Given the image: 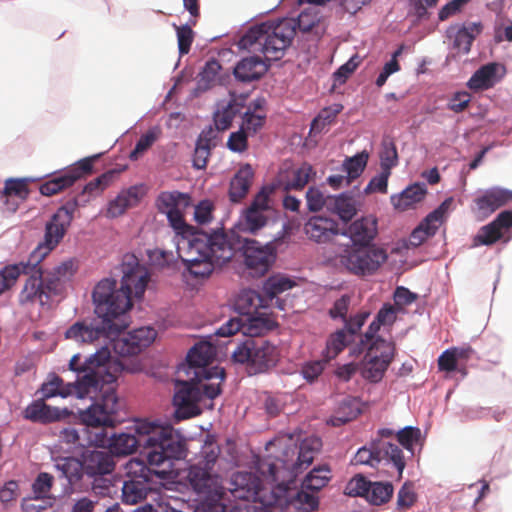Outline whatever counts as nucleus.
Listing matches in <instances>:
<instances>
[{
    "label": "nucleus",
    "mask_w": 512,
    "mask_h": 512,
    "mask_svg": "<svg viewBox=\"0 0 512 512\" xmlns=\"http://www.w3.org/2000/svg\"><path fill=\"white\" fill-rule=\"evenodd\" d=\"M188 196L178 191L162 192L157 198V207L167 215L176 234L188 240L187 257L182 261L188 273L196 279L209 277L216 266H222L234 256L235 246L225 232L212 234L196 232L188 225L178 206Z\"/></svg>",
    "instance_id": "nucleus-1"
},
{
    "label": "nucleus",
    "mask_w": 512,
    "mask_h": 512,
    "mask_svg": "<svg viewBox=\"0 0 512 512\" xmlns=\"http://www.w3.org/2000/svg\"><path fill=\"white\" fill-rule=\"evenodd\" d=\"M135 434L119 433L107 436L104 447L117 456L130 455L137 447L147 449L146 459L150 466L161 467L171 460L186 456L185 443L172 426L156 425L148 421H137Z\"/></svg>",
    "instance_id": "nucleus-2"
},
{
    "label": "nucleus",
    "mask_w": 512,
    "mask_h": 512,
    "mask_svg": "<svg viewBox=\"0 0 512 512\" xmlns=\"http://www.w3.org/2000/svg\"><path fill=\"white\" fill-rule=\"evenodd\" d=\"M132 262L123 264L121 286L117 288L114 279H102L95 286L92 298L96 315L108 323L127 322L125 314L132 307V295L142 298L150 275L139 265L137 259L130 257Z\"/></svg>",
    "instance_id": "nucleus-3"
},
{
    "label": "nucleus",
    "mask_w": 512,
    "mask_h": 512,
    "mask_svg": "<svg viewBox=\"0 0 512 512\" xmlns=\"http://www.w3.org/2000/svg\"><path fill=\"white\" fill-rule=\"evenodd\" d=\"M118 397L113 390H107L89 407L79 411L81 424L79 427H67L60 432L61 444H65L66 452L76 453L81 449L95 446L104 447L107 433L104 427H114L118 420Z\"/></svg>",
    "instance_id": "nucleus-4"
},
{
    "label": "nucleus",
    "mask_w": 512,
    "mask_h": 512,
    "mask_svg": "<svg viewBox=\"0 0 512 512\" xmlns=\"http://www.w3.org/2000/svg\"><path fill=\"white\" fill-rule=\"evenodd\" d=\"M295 35V20L284 18L251 27L240 39L245 49L263 53L269 61H277L284 55Z\"/></svg>",
    "instance_id": "nucleus-5"
},
{
    "label": "nucleus",
    "mask_w": 512,
    "mask_h": 512,
    "mask_svg": "<svg viewBox=\"0 0 512 512\" xmlns=\"http://www.w3.org/2000/svg\"><path fill=\"white\" fill-rule=\"evenodd\" d=\"M73 371L85 373L83 376H91L94 380L95 393H92L93 400L99 399L107 390H114L110 386L116 381L118 375L125 370V364L118 359H112L108 347H101L94 354L81 362V355H74L69 362Z\"/></svg>",
    "instance_id": "nucleus-6"
},
{
    "label": "nucleus",
    "mask_w": 512,
    "mask_h": 512,
    "mask_svg": "<svg viewBox=\"0 0 512 512\" xmlns=\"http://www.w3.org/2000/svg\"><path fill=\"white\" fill-rule=\"evenodd\" d=\"M216 355V348L209 342H199L195 344L187 354V365H183L179 371L183 370L194 379L207 381L205 391L207 395L214 399L221 393V385L225 380V370L215 366L208 368Z\"/></svg>",
    "instance_id": "nucleus-7"
},
{
    "label": "nucleus",
    "mask_w": 512,
    "mask_h": 512,
    "mask_svg": "<svg viewBox=\"0 0 512 512\" xmlns=\"http://www.w3.org/2000/svg\"><path fill=\"white\" fill-rule=\"evenodd\" d=\"M171 461L166 462L167 467L159 469L156 466H147L144 461L131 459L126 465L128 479L122 487V501L134 505L143 501L152 491L153 476L167 479L171 473Z\"/></svg>",
    "instance_id": "nucleus-8"
},
{
    "label": "nucleus",
    "mask_w": 512,
    "mask_h": 512,
    "mask_svg": "<svg viewBox=\"0 0 512 512\" xmlns=\"http://www.w3.org/2000/svg\"><path fill=\"white\" fill-rule=\"evenodd\" d=\"M228 493L235 499L246 502H259L263 506H282L287 503V499L279 493L285 494L287 487L276 485L272 488L269 495L265 494V489L261 485V480L252 472H236L232 475Z\"/></svg>",
    "instance_id": "nucleus-9"
},
{
    "label": "nucleus",
    "mask_w": 512,
    "mask_h": 512,
    "mask_svg": "<svg viewBox=\"0 0 512 512\" xmlns=\"http://www.w3.org/2000/svg\"><path fill=\"white\" fill-rule=\"evenodd\" d=\"M187 481L193 491L208 503L206 512H226V489L221 477L200 464H193L188 469Z\"/></svg>",
    "instance_id": "nucleus-10"
},
{
    "label": "nucleus",
    "mask_w": 512,
    "mask_h": 512,
    "mask_svg": "<svg viewBox=\"0 0 512 512\" xmlns=\"http://www.w3.org/2000/svg\"><path fill=\"white\" fill-rule=\"evenodd\" d=\"M277 348L263 338L248 337L232 352L234 362L248 364L254 373H261L276 365Z\"/></svg>",
    "instance_id": "nucleus-11"
},
{
    "label": "nucleus",
    "mask_w": 512,
    "mask_h": 512,
    "mask_svg": "<svg viewBox=\"0 0 512 512\" xmlns=\"http://www.w3.org/2000/svg\"><path fill=\"white\" fill-rule=\"evenodd\" d=\"M387 259L388 254L386 250L376 245L362 248H346L338 256L340 265L349 273L358 277L376 274Z\"/></svg>",
    "instance_id": "nucleus-12"
},
{
    "label": "nucleus",
    "mask_w": 512,
    "mask_h": 512,
    "mask_svg": "<svg viewBox=\"0 0 512 512\" xmlns=\"http://www.w3.org/2000/svg\"><path fill=\"white\" fill-rule=\"evenodd\" d=\"M207 381L194 379V375L188 380H176V392L173 397L175 417L178 420L188 419L201 414L199 403L204 399L212 400L205 391Z\"/></svg>",
    "instance_id": "nucleus-13"
},
{
    "label": "nucleus",
    "mask_w": 512,
    "mask_h": 512,
    "mask_svg": "<svg viewBox=\"0 0 512 512\" xmlns=\"http://www.w3.org/2000/svg\"><path fill=\"white\" fill-rule=\"evenodd\" d=\"M234 305L241 315L249 316L248 330H255V335L271 329V320L265 313L259 312L261 308L268 306L264 295L253 289H244L238 294Z\"/></svg>",
    "instance_id": "nucleus-14"
},
{
    "label": "nucleus",
    "mask_w": 512,
    "mask_h": 512,
    "mask_svg": "<svg viewBox=\"0 0 512 512\" xmlns=\"http://www.w3.org/2000/svg\"><path fill=\"white\" fill-rule=\"evenodd\" d=\"M228 239L235 246L234 253L238 249H243L245 265L253 276L266 274L275 261V249L271 244L261 245L258 241L251 239L234 240L229 235Z\"/></svg>",
    "instance_id": "nucleus-15"
},
{
    "label": "nucleus",
    "mask_w": 512,
    "mask_h": 512,
    "mask_svg": "<svg viewBox=\"0 0 512 512\" xmlns=\"http://www.w3.org/2000/svg\"><path fill=\"white\" fill-rule=\"evenodd\" d=\"M77 208L78 201L76 198L67 201L56 211L51 220L46 224L45 243L43 245H39L33 251L39 253L41 260H43L44 257L62 240L67 228L73 220L74 213Z\"/></svg>",
    "instance_id": "nucleus-16"
},
{
    "label": "nucleus",
    "mask_w": 512,
    "mask_h": 512,
    "mask_svg": "<svg viewBox=\"0 0 512 512\" xmlns=\"http://www.w3.org/2000/svg\"><path fill=\"white\" fill-rule=\"evenodd\" d=\"M382 460L390 461L396 467L399 475L405 468V460L402 450L398 445L384 439H377L371 443V447H362L355 454L352 462L354 464H365L375 466Z\"/></svg>",
    "instance_id": "nucleus-17"
},
{
    "label": "nucleus",
    "mask_w": 512,
    "mask_h": 512,
    "mask_svg": "<svg viewBox=\"0 0 512 512\" xmlns=\"http://www.w3.org/2000/svg\"><path fill=\"white\" fill-rule=\"evenodd\" d=\"M94 383L91 376H82L76 383L65 384L59 376L53 374L47 382L42 384L41 392L44 399L55 396L65 398L70 395H76L78 398L89 397L93 399L92 393H95Z\"/></svg>",
    "instance_id": "nucleus-18"
},
{
    "label": "nucleus",
    "mask_w": 512,
    "mask_h": 512,
    "mask_svg": "<svg viewBox=\"0 0 512 512\" xmlns=\"http://www.w3.org/2000/svg\"><path fill=\"white\" fill-rule=\"evenodd\" d=\"M127 327V322L108 323L103 319H101L100 325L76 322L66 330L65 338L74 340L78 343H92L101 336L114 338Z\"/></svg>",
    "instance_id": "nucleus-19"
},
{
    "label": "nucleus",
    "mask_w": 512,
    "mask_h": 512,
    "mask_svg": "<svg viewBox=\"0 0 512 512\" xmlns=\"http://www.w3.org/2000/svg\"><path fill=\"white\" fill-rule=\"evenodd\" d=\"M96 157H87L71 166L65 172L53 176L40 186V193L44 196H53L71 187L77 180L90 174Z\"/></svg>",
    "instance_id": "nucleus-20"
},
{
    "label": "nucleus",
    "mask_w": 512,
    "mask_h": 512,
    "mask_svg": "<svg viewBox=\"0 0 512 512\" xmlns=\"http://www.w3.org/2000/svg\"><path fill=\"white\" fill-rule=\"evenodd\" d=\"M510 228H512V211H502L492 222L479 229L473 239L474 246H490L500 240L507 243L512 237Z\"/></svg>",
    "instance_id": "nucleus-21"
},
{
    "label": "nucleus",
    "mask_w": 512,
    "mask_h": 512,
    "mask_svg": "<svg viewBox=\"0 0 512 512\" xmlns=\"http://www.w3.org/2000/svg\"><path fill=\"white\" fill-rule=\"evenodd\" d=\"M475 212L481 217H488L497 209L512 202V190L492 187L474 199Z\"/></svg>",
    "instance_id": "nucleus-22"
},
{
    "label": "nucleus",
    "mask_w": 512,
    "mask_h": 512,
    "mask_svg": "<svg viewBox=\"0 0 512 512\" xmlns=\"http://www.w3.org/2000/svg\"><path fill=\"white\" fill-rule=\"evenodd\" d=\"M304 233L311 241L326 243L339 234L338 223L329 217L312 216L304 224Z\"/></svg>",
    "instance_id": "nucleus-23"
},
{
    "label": "nucleus",
    "mask_w": 512,
    "mask_h": 512,
    "mask_svg": "<svg viewBox=\"0 0 512 512\" xmlns=\"http://www.w3.org/2000/svg\"><path fill=\"white\" fill-rule=\"evenodd\" d=\"M42 260L37 261V265L28 274L23 289L19 294L21 304L38 302L41 305L48 303V296L43 290V269L40 266Z\"/></svg>",
    "instance_id": "nucleus-24"
},
{
    "label": "nucleus",
    "mask_w": 512,
    "mask_h": 512,
    "mask_svg": "<svg viewBox=\"0 0 512 512\" xmlns=\"http://www.w3.org/2000/svg\"><path fill=\"white\" fill-rule=\"evenodd\" d=\"M353 243L350 248L368 247L377 235V220L374 217H363L351 223L343 233Z\"/></svg>",
    "instance_id": "nucleus-25"
},
{
    "label": "nucleus",
    "mask_w": 512,
    "mask_h": 512,
    "mask_svg": "<svg viewBox=\"0 0 512 512\" xmlns=\"http://www.w3.org/2000/svg\"><path fill=\"white\" fill-rule=\"evenodd\" d=\"M144 195L142 186H131L123 189L114 199L108 203L106 216L117 218L128 209L136 207Z\"/></svg>",
    "instance_id": "nucleus-26"
},
{
    "label": "nucleus",
    "mask_w": 512,
    "mask_h": 512,
    "mask_svg": "<svg viewBox=\"0 0 512 512\" xmlns=\"http://www.w3.org/2000/svg\"><path fill=\"white\" fill-rule=\"evenodd\" d=\"M84 473L90 477L110 474L115 468L113 456L106 451H87L82 455Z\"/></svg>",
    "instance_id": "nucleus-27"
},
{
    "label": "nucleus",
    "mask_w": 512,
    "mask_h": 512,
    "mask_svg": "<svg viewBox=\"0 0 512 512\" xmlns=\"http://www.w3.org/2000/svg\"><path fill=\"white\" fill-rule=\"evenodd\" d=\"M41 260L38 252H32L27 262L7 265L0 270V295L9 290L17 281L20 274H29Z\"/></svg>",
    "instance_id": "nucleus-28"
},
{
    "label": "nucleus",
    "mask_w": 512,
    "mask_h": 512,
    "mask_svg": "<svg viewBox=\"0 0 512 512\" xmlns=\"http://www.w3.org/2000/svg\"><path fill=\"white\" fill-rule=\"evenodd\" d=\"M244 99L232 96L229 101L218 103L213 113V121L217 131H225L232 125L234 118L244 108Z\"/></svg>",
    "instance_id": "nucleus-29"
},
{
    "label": "nucleus",
    "mask_w": 512,
    "mask_h": 512,
    "mask_svg": "<svg viewBox=\"0 0 512 512\" xmlns=\"http://www.w3.org/2000/svg\"><path fill=\"white\" fill-rule=\"evenodd\" d=\"M254 180V170L250 164L242 165L230 180L228 196L230 201L238 203L243 200Z\"/></svg>",
    "instance_id": "nucleus-30"
},
{
    "label": "nucleus",
    "mask_w": 512,
    "mask_h": 512,
    "mask_svg": "<svg viewBox=\"0 0 512 512\" xmlns=\"http://www.w3.org/2000/svg\"><path fill=\"white\" fill-rule=\"evenodd\" d=\"M268 69L266 63L257 56L242 59L234 68L235 77L242 82H251L263 76Z\"/></svg>",
    "instance_id": "nucleus-31"
},
{
    "label": "nucleus",
    "mask_w": 512,
    "mask_h": 512,
    "mask_svg": "<svg viewBox=\"0 0 512 512\" xmlns=\"http://www.w3.org/2000/svg\"><path fill=\"white\" fill-rule=\"evenodd\" d=\"M23 414L25 419L42 424L52 423L61 418L60 410L46 405L44 399L33 401L25 408Z\"/></svg>",
    "instance_id": "nucleus-32"
},
{
    "label": "nucleus",
    "mask_w": 512,
    "mask_h": 512,
    "mask_svg": "<svg viewBox=\"0 0 512 512\" xmlns=\"http://www.w3.org/2000/svg\"><path fill=\"white\" fill-rule=\"evenodd\" d=\"M321 447L322 441L319 437L311 436L303 439L299 446L297 461L292 466L293 472L298 473L307 468L313 462Z\"/></svg>",
    "instance_id": "nucleus-33"
},
{
    "label": "nucleus",
    "mask_w": 512,
    "mask_h": 512,
    "mask_svg": "<svg viewBox=\"0 0 512 512\" xmlns=\"http://www.w3.org/2000/svg\"><path fill=\"white\" fill-rule=\"evenodd\" d=\"M427 193L425 184L415 183L407 187L399 195L391 196L394 207L400 211L408 210L421 202Z\"/></svg>",
    "instance_id": "nucleus-34"
},
{
    "label": "nucleus",
    "mask_w": 512,
    "mask_h": 512,
    "mask_svg": "<svg viewBox=\"0 0 512 512\" xmlns=\"http://www.w3.org/2000/svg\"><path fill=\"white\" fill-rule=\"evenodd\" d=\"M55 468L71 487L78 484L84 475L82 459L80 460L75 457L59 458L56 460Z\"/></svg>",
    "instance_id": "nucleus-35"
},
{
    "label": "nucleus",
    "mask_w": 512,
    "mask_h": 512,
    "mask_svg": "<svg viewBox=\"0 0 512 512\" xmlns=\"http://www.w3.org/2000/svg\"><path fill=\"white\" fill-rule=\"evenodd\" d=\"M497 63H488L481 66L469 79L467 86L474 91L492 88L497 82Z\"/></svg>",
    "instance_id": "nucleus-36"
},
{
    "label": "nucleus",
    "mask_w": 512,
    "mask_h": 512,
    "mask_svg": "<svg viewBox=\"0 0 512 512\" xmlns=\"http://www.w3.org/2000/svg\"><path fill=\"white\" fill-rule=\"evenodd\" d=\"M72 267V262H65L55 267L53 272L45 273L43 271V290L48 296V302L51 296L59 295L62 289L60 277L66 276Z\"/></svg>",
    "instance_id": "nucleus-37"
},
{
    "label": "nucleus",
    "mask_w": 512,
    "mask_h": 512,
    "mask_svg": "<svg viewBox=\"0 0 512 512\" xmlns=\"http://www.w3.org/2000/svg\"><path fill=\"white\" fill-rule=\"evenodd\" d=\"M214 131L210 127L208 130H203L196 142V147L193 155V167L196 169H205L210 157L212 147V138Z\"/></svg>",
    "instance_id": "nucleus-38"
},
{
    "label": "nucleus",
    "mask_w": 512,
    "mask_h": 512,
    "mask_svg": "<svg viewBox=\"0 0 512 512\" xmlns=\"http://www.w3.org/2000/svg\"><path fill=\"white\" fill-rule=\"evenodd\" d=\"M294 286L295 282L290 278L282 275H273L265 280L262 290L268 303L279 294L293 288Z\"/></svg>",
    "instance_id": "nucleus-39"
},
{
    "label": "nucleus",
    "mask_w": 512,
    "mask_h": 512,
    "mask_svg": "<svg viewBox=\"0 0 512 512\" xmlns=\"http://www.w3.org/2000/svg\"><path fill=\"white\" fill-rule=\"evenodd\" d=\"M331 479V471L328 466L323 465L314 468L305 477L302 486L311 492H317L325 487Z\"/></svg>",
    "instance_id": "nucleus-40"
},
{
    "label": "nucleus",
    "mask_w": 512,
    "mask_h": 512,
    "mask_svg": "<svg viewBox=\"0 0 512 512\" xmlns=\"http://www.w3.org/2000/svg\"><path fill=\"white\" fill-rule=\"evenodd\" d=\"M276 485H284L287 487V492L285 494L279 493L283 495L287 499V503L282 506H278L279 508H283L293 503L294 501L307 506L310 510L314 511L318 509L319 500L318 497L312 492L309 493L307 489L302 487V490L297 491L294 495H291L290 488L287 483H277Z\"/></svg>",
    "instance_id": "nucleus-41"
},
{
    "label": "nucleus",
    "mask_w": 512,
    "mask_h": 512,
    "mask_svg": "<svg viewBox=\"0 0 512 512\" xmlns=\"http://www.w3.org/2000/svg\"><path fill=\"white\" fill-rule=\"evenodd\" d=\"M481 31V25L473 23L470 26L462 27L455 35L454 47L464 54H467L472 46L475 36Z\"/></svg>",
    "instance_id": "nucleus-42"
},
{
    "label": "nucleus",
    "mask_w": 512,
    "mask_h": 512,
    "mask_svg": "<svg viewBox=\"0 0 512 512\" xmlns=\"http://www.w3.org/2000/svg\"><path fill=\"white\" fill-rule=\"evenodd\" d=\"M347 336L348 335L345 330H338L328 337L326 347L322 353V356L326 361L336 358L346 347L348 343Z\"/></svg>",
    "instance_id": "nucleus-43"
},
{
    "label": "nucleus",
    "mask_w": 512,
    "mask_h": 512,
    "mask_svg": "<svg viewBox=\"0 0 512 512\" xmlns=\"http://www.w3.org/2000/svg\"><path fill=\"white\" fill-rule=\"evenodd\" d=\"M393 491L389 482H372L366 500L373 505H382L391 499Z\"/></svg>",
    "instance_id": "nucleus-44"
},
{
    "label": "nucleus",
    "mask_w": 512,
    "mask_h": 512,
    "mask_svg": "<svg viewBox=\"0 0 512 512\" xmlns=\"http://www.w3.org/2000/svg\"><path fill=\"white\" fill-rule=\"evenodd\" d=\"M314 175L313 167L308 163H304L292 172V177L285 183L284 188L285 190H301Z\"/></svg>",
    "instance_id": "nucleus-45"
},
{
    "label": "nucleus",
    "mask_w": 512,
    "mask_h": 512,
    "mask_svg": "<svg viewBox=\"0 0 512 512\" xmlns=\"http://www.w3.org/2000/svg\"><path fill=\"white\" fill-rule=\"evenodd\" d=\"M332 209L343 221H350L356 214V207L354 200L351 197L341 195L339 197H331Z\"/></svg>",
    "instance_id": "nucleus-46"
},
{
    "label": "nucleus",
    "mask_w": 512,
    "mask_h": 512,
    "mask_svg": "<svg viewBox=\"0 0 512 512\" xmlns=\"http://www.w3.org/2000/svg\"><path fill=\"white\" fill-rule=\"evenodd\" d=\"M272 216L263 211L255 210L248 207L243 216L244 230L256 233L258 230L267 225L269 217Z\"/></svg>",
    "instance_id": "nucleus-47"
},
{
    "label": "nucleus",
    "mask_w": 512,
    "mask_h": 512,
    "mask_svg": "<svg viewBox=\"0 0 512 512\" xmlns=\"http://www.w3.org/2000/svg\"><path fill=\"white\" fill-rule=\"evenodd\" d=\"M395 355V345L393 342L382 338L375 339L368 348L367 356H377V359L386 361L390 365Z\"/></svg>",
    "instance_id": "nucleus-48"
},
{
    "label": "nucleus",
    "mask_w": 512,
    "mask_h": 512,
    "mask_svg": "<svg viewBox=\"0 0 512 512\" xmlns=\"http://www.w3.org/2000/svg\"><path fill=\"white\" fill-rule=\"evenodd\" d=\"M119 173L120 171L116 169L106 171L96 179L87 183L83 188V194H89L90 196L100 194L116 179Z\"/></svg>",
    "instance_id": "nucleus-49"
},
{
    "label": "nucleus",
    "mask_w": 512,
    "mask_h": 512,
    "mask_svg": "<svg viewBox=\"0 0 512 512\" xmlns=\"http://www.w3.org/2000/svg\"><path fill=\"white\" fill-rule=\"evenodd\" d=\"M366 358L369 359L366 361L364 365L362 375L369 381L377 383L383 378L384 373L387 370L389 364H387L386 361H381L377 359V356L366 355Z\"/></svg>",
    "instance_id": "nucleus-50"
},
{
    "label": "nucleus",
    "mask_w": 512,
    "mask_h": 512,
    "mask_svg": "<svg viewBox=\"0 0 512 512\" xmlns=\"http://www.w3.org/2000/svg\"><path fill=\"white\" fill-rule=\"evenodd\" d=\"M368 158V153L363 151L345 160L343 167L348 176L347 184L362 174L367 165Z\"/></svg>",
    "instance_id": "nucleus-51"
},
{
    "label": "nucleus",
    "mask_w": 512,
    "mask_h": 512,
    "mask_svg": "<svg viewBox=\"0 0 512 512\" xmlns=\"http://www.w3.org/2000/svg\"><path fill=\"white\" fill-rule=\"evenodd\" d=\"M381 170L391 172V169L398 164V153L395 143L391 139H384L379 154Z\"/></svg>",
    "instance_id": "nucleus-52"
},
{
    "label": "nucleus",
    "mask_w": 512,
    "mask_h": 512,
    "mask_svg": "<svg viewBox=\"0 0 512 512\" xmlns=\"http://www.w3.org/2000/svg\"><path fill=\"white\" fill-rule=\"evenodd\" d=\"M220 452L221 449L217 443L206 441L200 451L199 460L196 464H200L205 469L213 471Z\"/></svg>",
    "instance_id": "nucleus-53"
},
{
    "label": "nucleus",
    "mask_w": 512,
    "mask_h": 512,
    "mask_svg": "<svg viewBox=\"0 0 512 512\" xmlns=\"http://www.w3.org/2000/svg\"><path fill=\"white\" fill-rule=\"evenodd\" d=\"M437 230L438 227L432 222H427V218H425L410 234L408 238L409 246H420L427 238L433 236Z\"/></svg>",
    "instance_id": "nucleus-54"
},
{
    "label": "nucleus",
    "mask_w": 512,
    "mask_h": 512,
    "mask_svg": "<svg viewBox=\"0 0 512 512\" xmlns=\"http://www.w3.org/2000/svg\"><path fill=\"white\" fill-rule=\"evenodd\" d=\"M360 414V409L355 407L350 401H344L338 408L336 414L332 416L330 422L333 426L343 425Z\"/></svg>",
    "instance_id": "nucleus-55"
},
{
    "label": "nucleus",
    "mask_w": 512,
    "mask_h": 512,
    "mask_svg": "<svg viewBox=\"0 0 512 512\" xmlns=\"http://www.w3.org/2000/svg\"><path fill=\"white\" fill-rule=\"evenodd\" d=\"M29 195V188L26 180L24 179H8L5 182L4 189L2 191V197L9 198L15 196L20 200L27 199Z\"/></svg>",
    "instance_id": "nucleus-56"
},
{
    "label": "nucleus",
    "mask_w": 512,
    "mask_h": 512,
    "mask_svg": "<svg viewBox=\"0 0 512 512\" xmlns=\"http://www.w3.org/2000/svg\"><path fill=\"white\" fill-rule=\"evenodd\" d=\"M273 192V187H262V189L254 196V199L249 207L272 215L274 210L272 208V201L270 196Z\"/></svg>",
    "instance_id": "nucleus-57"
},
{
    "label": "nucleus",
    "mask_w": 512,
    "mask_h": 512,
    "mask_svg": "<svg viewBox=\"0 0 512 512\" xmlns=\"http://www.w3.org/2000/svg\"><path fill=\"white\" fill-rule=\"evenodd\" d=\"M371 481L367 480L364 476L358 474L354 476L346 485L345 493L349 496L367 497Z\"/></svg>",
    "instance_id": "nucleus-58"
},
{
    "label": "nucleus",
    "mask_w": 512,
    "mask_h": 512,
    "mask_svg": "<svg viewBox=\"0 0 512 512\" xmlns=\"http://www.w3.org/2000/svg\"><path fill=\"white\" fill-rule=\"evenodd\" d=\"M53 481L54 477L49 473L41 472L38 474L32 484V491L36 496V499H44L48 497L53 485Z\"/></svg>",
    "instance_id": "nucleus-59"
},
{
    "label": "nucleus",
    "mask_w": 512,
    "mask_h": 512,
    "mask_svg": "<svg viewBox=\"0 0 512 512\" xmlns=\"http://www.w3.org/2000/svg\"><path fill=\"white\" fill-rule=\"evenodd\" d=\"M113 348L115 352L122 357L137 355L142 351V349L128 334L115 339Z\"/></svg>",
    "instance_id": "nucleus-60"
},
{
    "label": "nucleus",
    "mask_w": 512,
    "mask_h": 512,
    "mask_svg": "<svg viewBox=\"0 0 512 512\" xmlns=\"http://www.w3.org/2000/svg\"><path fill=\"white\" fill-rule=\"evenodd\" d=\"M307 207L310 211H320L324 206H331V196L324 194L315 187H310L306 193Z\"/></svg>",
    "instance_id": "nucleus-61"
},
{
    "label": "nucleus",
    "mask_w": 512,
    "mask_h": 512,
    "mask_svg": "<svg viewBox=\"0 0 512 512\" xmlns=\"http://www.w3.org/2000/svg\"><path fill=\"white\" fill-rule=\"evenodd\" d=\"M177 33L178 49L180 55L188 54L194 40V32L190 25H174Z\"/></svg>",
    "instance_id": "nucleus-62"
},
{
    "label": "nucleus",
    "mask_w": 512,
    "mask_h": 512,
    "mask_svg": "<svg viewBox=\"0 0 512 512\" xmlns=\"http://www.w3.org/2000/svg\"><path fill=\"white\" fill-rule=\"evenodd\" d=\"M265 123V115L255 114L248 108L243 113V121L241 128L246 131L249 135L256 134Z\"/></svg>",
    "instance_id": "nucleus-63"
},
{
    "label": "nucleus",
    "mask_w": 512,
    "mask_h": 512,
    "mask_svg": "<svg viewBox=\"0 0 512 512\" xmlns=\"http://www.w3.org/2000/svg\"><path fill=\"white\" fill-rule=\"evenodd\" d=\"M157 140V134L149 130L137 141L135 148L130 152L129 158L132 161L138 160Z\"/></svg>",
    "instance_id": "nucleus-64"
}]
</instances>
